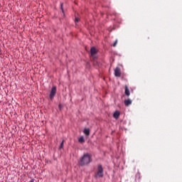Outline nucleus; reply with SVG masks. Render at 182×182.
Returning a JSON list of instances; mask_svg holds the SVG:
<instances>
[{
    "label": "nucleus",
    "mask_w": 182,
    "mask_h": 182,
    "mask_svg": "<svg viewBox=\"0 0 182 182\" xmlns=\"http://www.w3.org/2000/svg\"><path fill=\"white\" fill-rule=\"evenodd\" d=\"M92 163V156L89 154H85L79 160L80 166H88Z\"/></svg>",
    "instance_id": "f257e3e1"
},
{
    "label": "nucleus",
    "mask_w": 182,
    "mask_h": 182,
    "mask_svg": "<svg viewBox=\"0 0 182 182\" xmlns=\"http://www.w3.org/2000/svg\"><path fill=\"white\" fill-rule=\"evenodd\" d=\"M103 173V166L100 164L98 165L97 168V172L95 175V178H102V177L104 176Z\"/></svg>",
    "instance_id": "f03ea898"
},
{
    "label": "nucleus",
    "mask_w": 182,
    "mask_h": 182,
    "mask_svg": "<svg viewBox=\"0 0 182 182\" xmlns=\"http://www.w3.org/2000/svg\"><path fill=\"white\" fill-rule=\"evenodd\" d=\"M55 96H56V86H53L51 89L49 97L50 100H53Z\"/></svg>",
    "instance_id": "7ed1b4c3"
},
{
    "label": "nucleus",
    "mask_w": 182,
    "mask_h": 182,
    "mask_svg": "<svg viewBox=\"0 0 182 182\" xmlns=\"http://www.w3.org/2000/svg\"><path fill=\"white\" fill-rule=\"evenodd\" d=\"M90 53H91V56L93 59H96V54L97 53V50H96V48L95 47H92L90 49Z\"/></svg>",
    "instance_id": "20e7f679"
},
{
    "label": "nucleus",
    "mask_w": 182,
    "mask_h": 182,
    "mask_svg": "<svg viewBox=\"0 0 182 182\" xmlns=\"http://www.w3.org/2000/svg\"><path fill=\"white\" fill-rule=\"evenodd\" d=\"M114 75L116 77H120V76H122V71L118 67H117L114 70Z\"/></svg>",
    "instance_id": "39448f33"
},
{
    "label": "nucleus",
    "mask_w": 182,
    "mask_h": 182,
    "mask_svg": "<svg viewBox=\"0 0 182 182\" xmlns=\"http://www.w3.org/2000/svg\"><path fill=\"white\" fill-rule=\"evenodd\" d=\"M124 89H125V95L126 96H127V97H129V96H130V90H129V87L127 85L124 86Z\"/></svg>",
    "instance_id": "423d86ee"
},
{
    "label": "nucleus",
    "mask_w": 182,
    "mask_h": 182,
    "mask_svg": "<svg viewBox=\"0 0 182 182\" xmlns=\"http://www.w3.org/2000/svg\"><path fill=\"white\" fill-rule=\"evenodd\" d=\"M124 103L125 106L128 107V106H130V105H132V101L130 99H127L124 101Z\"/></svg>",
    "instance_id": "0eeeda50"
},
{
    "label": "nucleus",
    "mask_w": 182,
    "mask_h": 182,
    "mask_svg": "<svg viewBox=\"0 0 182 182\" xmlns=\"http://www.w3.org/2000/svg\"><path fill=\"white\" fill-rule=\"evenodd\" d=\"M114 119H119V117L120 116V112L119 111H117L113 114Z\"/></svg>",
    "instance_id": "6e6552de"
},
{
    "label": "nucleus",
    "mask_w": 182,
    "mask_h": 182,
    "mask_svg": "<svg viewBox=\"0 0 182 182\" xmlns=\"http://www.w3.org/2000/svg\"><path fill=\"white\" fill-rule=\"evenodd\" d=\"M84 133L86 136H89L90 134V129H84Z\"/></svg>",
    "instance_id": "1a4fd4ad"
},
{
    "label": "nucleus",
    "mask_w": 182,
    "mask_h": 182,
    "mask_svg": "<svg viewBox=\"0 0 182 182\" xmlns=\"http://www.w3.org/2000/svg\"><path fill=\"white\" fill-rule=\"evenodd\" d=\"M79 143H85V138L83 136H81L78 139Z\"/></svg>",
    "instance_id": "9d476101"
},
{
    "label": "nucleus",
    "mask_w": 182,
    "mask_h": 182,
    "mask_svg": "<svg viewBox=\"0 0 182 182\" xmlns=\"http://www.w3.org/2000/svg\"><path fill=\"white\" fill-rule=\"evenodd\" d=\"M65 143V141L63 140V141L61 142L60 145V149H63V144Z\"/></svg>",
    "instance_id": "9b49d317"
},
{
    "label": "nucleus",
    "mask_w": 182,
    "mask_h": 182,
    "mask_svg": "<svg viewBox=\"0 0 182 182\" xmlns=\"http://www.w3.org/2000/svg\"><path fill=\"white\" fill-rule=\"evenodd\" d=\"M117 42H118V41L116 40V41H114V43H113L112 46H114V48H115V46H117Z\"/></svg>",
    "instance_id": "f8f14e48"
},
{
    "label": "nucleus",
    "mask_w": 182,
    "mask_h": 182,
    "mask_svg": "<svg viewBox=\"0 0 182 182\" xmlns=\"http://www.w3.org/2000/svg\"><path fill=\"white\" fill-rule=\"evenodd\" d=\"M60 9H61L62 12L63 13L64 12L63 11V3L60 4Z\"/></svg>",
    "instance_id": "ddd939ff"
},
{
    "label": "nucleus",
    "mask_w": 182,
    "mask_h": 182,
    "mask_svg": "<svg viewBox=\"0 0 182 182\" xmlns=\"http://www.w3.org/2000/svg\"><path fill=\"white\" fill-rule=\"evenodd\" d=\"M79 21H80L79 18L75 17V23H77V22H79Z\"/></svg>",
    "instance_id": "4468645a"
},
{
    "label": "nucleus",
    "mask_w": 182,
    "mask_h": 182,
    "mask_svg": "<svg viewBox=\"0 0 182 182\" xmlns=\"http://www.w3.org/2000/svg\"><path fill=\"white\" fill-rule=\"evenodd\" d=\"M58 107H59L60 109H62V105L60 104V105H58Z\"/></svg>",
    "instance_id": "2eb2a0df"
},
{
    "label": "nucleus",
    "mask_w": 182,
    "mask_h": 182,
    "mask_svg": "<svg viewBox=\"0 0 182 182\" xmlns=\"http://www.w3.org/2000/svg\"><path fill=\"white\" fill-rule=\"evenodd\" d=\"M29 182H33V179H31Z\"/></svg>",
    "instance_id": "dca6fc26"
}]
</instances>
